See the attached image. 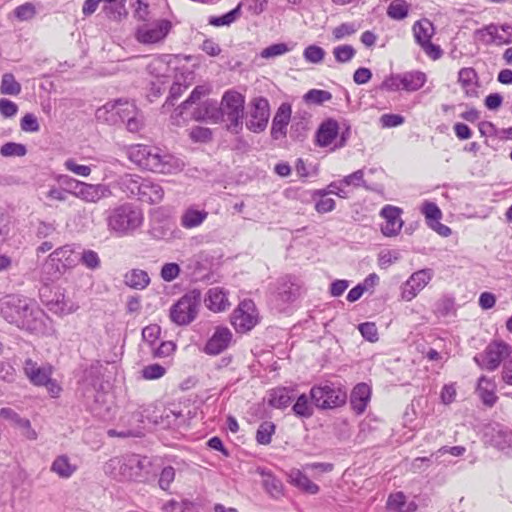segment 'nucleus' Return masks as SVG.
<instances>
[{
	"mask_svg": "<svg viewBox=\"0 0 512 512\" xmlns=\"http://www.w3.org/2000/svg\"><path fill=\"white\" fill-rule=\"evenodd\" d=\"M412 29L415 40L423 51L432 59H438L442 51L439 46L431 43V38L435 33L433 23L429 19L424 18L415 22Z\"/></svg>",
	"mask_w": 512,
	"mask_h": 512,
	"instance_id": "15",
	"label": "nucleus"
},
{
	"mask_svg": "<svg viewBox=\"0 0 512 512\" xmlns=\"http://www.w3.org/2000/svg\"><path fill=\"white\" fill-rule=\"evenodd\" d=\"M128 159L140 168L154 173L168 174L172 171L170 155H162L156 147L142 144L131 145L127 150Z\"/></svg>",
	"mask_w": 512,
	"mask_h": 512,
	"instance_id": "3",
	"label": "nucleus"
},
{
	"mask_svg": "<svg viewBox=\"0 0 512 512\" xmlns=\"http://www.w3.org/2000/svg\"><path fill=\"white\" fill-rule=\"evenodd\" d=\"M51 471L61 478H69L76 471V466L70 463L68 456L60 455L52 462Z\"/></svg>",
	"mask_w": 512,
	"mask_h": 512,
	"instance_id": "36",
	"label": "nucleus"
},
{
	"mask_svg": "<svg viewBox=\"0 0 512 512\" xmlns=\"http://www.w3.org/2000/svg\"><path fill=\"white\" fill-rule=\"evenodd\" d=\"M291 482L297 488L312 495L317 494L320 490L317 484L312 482L308 476L299 470L291 476Z\"/></svg>",
	"mask_w": 512,
	"mask_h": 512,
	"instance_id": "38",
	"label": "nucleus"
},
{
	"mask_svg": "<svg viewBox=\"0 0 512 512\" xmlns=\"http://www.w3.org/2000/svg\"><path fill=\"white\" fill-rule=\"evenodd\" d=\"M0 91L2 94L18 95L21 92V85L11 73L2 76Z\"/></svg>",
	"mask_w": 512,
	"mask_h": 512,
	"instance_id": "44",
	"label": "nucleus"
},
{
	"mask_svg": "<svg viewBox=\"0 0 512 512\" xmlns=\"http://www.w3.org/2000/svg\"><path fill=\"white\" fill-rule=\"evenodd\" d=\"M171 28V22L166 19L143 23L137 27L135 37L142 44H155L161 42L168 35Z\"/></svg>",
	"mask_w": 512,
	"mask_h": 512,
	"instance_id": "16",
	"label": "nucleus"
},
{
	"mask_svg": "<svg viewBox=\"0 0 512 512\" xmlns=\"http://www.w3.org/2000/svg\"><path fill=\"white\" fill-rule=\"evenodd\" d=\"M483 440L501 451H512V430L498 422H490L483 426Z\"/></svg>",
	"mask_w": 512,
	"mask_h": 512,
	"instance_id": "14",
	"label": "nucleus"
},
{
	"mask_svg": "<svg viewBox=\"0 0 512 512\" xmlns=\"http://www.w3.org/2000/svg\"><path fill=\"white\" fill-rule=\"evenodd\" d=\"M13 14L19 21H29L36 15V7L31 2H26L22 5L17 6Z\"/></svg>",
	"mask_w": 512,
	"mask_h": 512,
	"instance_id": "50",
	"label": "nucleus"
},
{
	"mask_svg": "<svg viewBox=\"0 0 512 512\" xmlns=\"http://www.w3.org/2000/svg\"><path fill=\"white\" fill-rule=\"evenodd\" d=\"M189 138L194 143H209L213 139V132L208 127L194 126L189 131Z\"/></svg>",
	"mask_w": 512,
	"mask_h": 512,
	"instance_id": "46",
	"label": "nucleus"
},
{
	"mask_svg": "<svg viewBox=\"0 0 512 512\" xmlns=\"http://www.w3.org/2000/svg\"><path fill=\"white\" fill-rule=\"evenodd\" d=\"M511 346L502 340L490 342L482 353L474 356V362L488 371H495L501 362L510 355Z\"/></svg>",
	"mask_w": 512,
	"mask_h": 512,
	"instance_id": "11",
	"label": "nucleus"
},
{
	"mask_svg": "<svg viewBox=\"0 0 512 512\" xmlns=\"http://www.w3.org/2000/svg\"><path fill=\"white\" fill-rule=\"evenodd\" d=\"M149 465L148 458L140 455H131L124 459L115 457L105 464V472L114 478L120 476L130 481L145 482L148 479L149 472L146 469Z\"/></svg>",
	"mask_w": 512,
	"mask_h": 512,
	"instance_id": "5",
	"label": "nucleus"
},
{
	"mask_svg": "<svg viewBox=\"0 0 512 512\" xmlns=\"http://www.w3.org/2000/svg\"><path fill=\"white\" fill-rule=\"evenodd\" d=\"M138 114V109L134 103H130L126 98H122V104L119 105L115 111V118L119 117L122 122L127 120V115ZM117 121V119H115Z\"/></svg>",
	"mask_w": 512,
	"mask_h": 512,
	"instance_id": "62",
	"label": "nucleus"
},
{
	"mask_svg": "<svg viewBox=\"0 0 512 512\" xmlns=\"http://www.w3.org/2000/svg\"><path fill=\"white\" fill-rule=\"evenodd\" d=\"M276 431V425L271 421H263L256 431V442L259 445H269L272 441V436Z\"/></svg>",
	"mask_w": 512,
	"mask_h": 512,
	"instance_id": "40",
	"label": "nucleus"
},
{
	"mask_svg": "<svg viewBox=\"0 0 512 512\" xmlns=\"http://www.w3.org/2000/svg\"><path fill=\"white\" fill-rule=\"evenodd\" d=\"M202 301L200 289L194 288L184 293L169 310L171 322L177 326H187L198 316Z\"/></svg>",
	"mask_w": 512,
	"mask_h": 512,
	"instance_id": "8",
	"label": "nucleus"
},
{
	"mask_svg": "<svg viewBox=\"0 0 512 512\" xmlns=\"http://www.w3.org/2000/svg\"><path fill=\"white\" fill-rule=\"evenodd\" d=\"M145 180L140 176L127 174L122 178V186L127 193L139 199Z\"/></svg>",
	"mask_w": 512,
	"mask_h": 512,
	"instance_id": "39",
	"label": "nucleus"
},
{
	"mask_svg": "<svg viewBox=\"0 0 512 512\" xmlns=\"http://www.w3.org/2000/svg\"><path fill=\"white\" fill-rule=\"evenodd\" d=\"M371 398V388L368 384L358 383L351 391L350 406L351 409L360 415L364 413Z\"/></svg>",
	"mask_w": 512,
	"mask_h": 512,
	"instance_id": "27",
	"label": "nucleus"
},
{
	"mask_svg": "<svg viewBox=\"0 0 512 512\" xmlns=\"http://www.w3.org/2000/svg\"><path fill=\"white\" fill-rule=\"evenodd\" d=\"M23 370L30 383L37 387H43L52 377L53 373L51 365L38 366V364L30 358L25 360Z\"/></svg>",
	"mask_w": 512,
	"mask_h": 512,
	"instance_id": "23",
	"label": "nucleus"
},
{
	"mask_svg": "<svg viewBox=\"0 0 512 512\" xmlns=\"http://www.w3.org/2000/svg\"><path fill=\"white\" fill-rule=\"evenodd\" d=\"M422 213L425 215L429 227L442 218V212L434 202L426 201L423 204Z\"/></svg>",
	"mask_w": 512,
	"mask_h": 512,
	"instance_id": "49",
	"label": "nucleus"
},
{
	"mask_svg": "<svg viewBox=\"0 0 512 512\" xmlns=\"http://www.w3.org/2000/svg\"><path fill=\"white\" fill-rule=\"evenodd\" d=\"M148 273L142 269H131L124 275V283L135 290H143L150 284Z\"/></svg>",
	"mask_w": 512,
	"mask_h": 512,
	"instance_id": "34",
	"label": "nucleus"
},
{
	"mask_svg": "<svg viewBox=\"0 0 512 512\" xmlns=\"http://www.w3.org/2000/svg\"><path fill=\"white\" fill-rule=\"evenodd\" d=\"M181 272V268L179 264L175 262H169L165 263L161 267L160 276L165 282H172L174 281Z\"/></svg>",
	"mask_w": 512,
	"mask_h": 512,
	"instance_id": "55",
	"label": "nucleus"
},
{
	"mask_svg": "<svg viewBox=\"0 0 512 512\" xmlns=\"http://www.w3.org/2000/svg\"><path fill=\"white\" fill-rule=\"evenodd\" d=\"M359 27L360 25L356 23H342L333 29L332 34L335 40H341L354 34Z\"/></svg>",
	"mask_w": 512,
	"mask_h": 512,
	"instance_id": "61",
	"label": "nucleus"
},
{
	"mask_svg": "<svg viewBox=\"0 0 512 512\" xmlns=\"http://www.w3.org/2000/svg\"><path fill=\"white\" fill-rule=\"evenodd\" d=\"M291 118V105L289 103H282L278 108L272 120L271 138L278 140L285 137L287 133V125Z\"/></svg>",
	"mask_w": 512,
	"mask_h": 512,
	"instance_id": "24",
	"label": "nucleus"
},
{
	"mask_svg": "<svg viewBox=\"0 0 512 512\" xmlns=\"http://www.w3.org/2000/svg\"><path fill=\"white\" fill-rule=\"evenodd\" d=\"M325 56V51L323 48L317 45H309L304 49L303 57L304 59L312 64H319L323 61Z\"/></svg>",
	"mask_w": 512,
	"mask_h": 512,
	"instance_id": "51",
	"label": "nucleus"
},
{
	"mask_svg": "<svg viewBox=\"0 0 512 512\" xmlns=\"http://www.w3.org/2000/svg\"><path fill=\"white\" fill-rule=\"evenodd\" d=\"M426 75L420 71H410L402 74H392L381 84V88L387 92H415L426 83Z\"/></svg>",
	"mask_w": 512,
	"mask_h": 512,
	"instance_id": "12",
	"label": "nucleus"
},
{
	"mask_svg": "<svg viewBox=\"0 0 512 512\" xmlns=\"http://www.w3.org/2000/svg\"><path fill=\"white\" fill-rule=\"evenodd\" d=\"M161 332V327L157 324H150L143 328L142 330V338L148 344V346L153 348L155 346Z\"/></svg>",
	"mask_w": 512,
	"mask_h": 512,
	"instance_id": "53",
	"label": "nucleus"
},
{
	"mask_svg": "<svg viewBox=\"0 0 512 512\" xmlns=\"http://www.w3.org/2000/svg\"><path fill=\"white\" fill-rule=\"evenodd\" d=\"M258 322L259 314L255 303L251 299L241 301L231 316V324L237 333L251 331Z\"/></svg>",
	"mask_w": 512,
	"mask_h": 512,
	"instance_id": "13",
	"label": "nucleus"
},
{
	"mask_svg": "<svg viewBox=\"0 0 512 512\" xmlns=\"http://www.w3.org/2000/svg\"><path fill=\"white\" fill-rule=\"evenodd\" d=\"M168 56H158L151 60L147 66V70L151 75L155 76V81L151 82V90L156 94H163L166 92V84H169V63L167 61Z\"/></svg>",
	"mask_w": 512,
	"mask_h": 512,
	"instance_id": "19",
	"label": "nucleus"
},
{
	"mask_svg": "<svg viewBox=\"0 0 512 512\" xmlns=\"http://www.w3.org/2000/svg\"><path fill=\"white\" fill-rule=\"evenodd\" d=\"M122 104V98H116L114 101H109L102 107L96 110L95 116L98 120L115 124V111L119 105Z\"/></svg>",
	"mask_w": 512,
	"mask_h": 512,
	"instance_id": "37",
	"label": "nucleus"
},
{
	"mask_svg": "<svg viewBox=\"0 0 512 512\" xmlns=\"http://www.w3.org/2000/svg\"><path fill=\"white\" fill-rule=\"evenodd\" d=\"M78 264V254L73 244L56 248L45 260L42 271L47 280H59L68 270Z\"/></svg>",
	"mask_w": 512,
	"mask_h": 512,
	"instance_id": "6",
	"label": "nucleus"
},
{
	"mask_svg": "<svg viewBox=\"0 0 512 512\" xmlns=\"http://www.w3.org/2000/svg\"><path fill=\"white\" fill-rule=\"evenodd\" d=\"M355 49L351 45H340L334 48L333 54L337 62H349L355 56Z\"/></svg>",
	"mask_w": 512,
	"mask_h": 512,
	"instance_id": "58",
	"label": "nucleus"
},
{
	"mask_svg": "<svg viewBox=\"0 0 512 512\" xmlns=\"http://www.w3.org/2000/svg\"><path fill=\"white\" fill-rule=\"evenodd\" d=\"M0 316L29 334L46 336L53 331L51 318L35 300L23 295L7 294L0 298Z\"/></svg>",
	"mask_w": 512,
	"mask_h": 512,
	"instance_id": "1",
	"label": "nucleus"
},
{
	"mask_svg": "<svg viewBox=\"0 0 512 512\" xmlns=\"http://www.w3.org/2000/svg\"><path fill=\"white\" fill-rule=\"evenodd\" d=\"M0 417L2 419L11 421L15 426L22 430V434L30 439L35 440L37 438V433L31 427V423L29 419L22 418L15 410L9 407H3L0 409Z\"/></svg>",
	"mask_w": 512,
	"mask_h": 512,
	"instance_id": "30",
	"label": "nucleus"
},
{
	"mask_svg": "<svg viewBox=\"0 0 512 512\" xmlns=\"http://www.w3.org/2000/svg\"><path fill=\"white\" fill-rule=\"evenodd\" d=\"M362 337L369 342H377L379 339L378 329L374 322H363L358 325Z\"/></svg>",
	"mask_w": 512,
	"mask_h": 512,
	"instance_id": "52",
	"label": "nucleus"
},
{
	"mask_svg": "<svg viewBox=\"0 0 512 512\" xmlns=\"http://www.w3.org/2000/svg\"><path fill=\"white\" fill-rule=\"evenodd\" d=\"M263 486L267 493H269L275 499H278L283 495L282 481L271 473H267L265 475Z\"/></svg>",
	"mask_w": 512,
	"mask_h": 512,
	"instance_id": "42",
	"label": "nucleus"
},
{
	"mask_svg": "<svg viewBox=\"0 0 512 512\" xmlns=\"http://www.w3.org/2000/svg\"><path fill=\"white\" fill-rule=\"evenodd\" d=\"M339 135V124L336 120L329 118L323 121L315 134V144L319 147H327Z\"/></svg>",
	"mask_w": 512,
	"mask_h": 512,
	"instance_id": "26",
	"label": "nucleus"
},
{
	"mask_svg": "<svg viewBox=\"0 0 512 512\" xmlns=\"http://www.w3.org/2000/svg\"><path fill=\"white\" fill-rule=\"evenodd\" d=\"M207 217V212L196 209H188L183 214L181 223L185 228H193L200 225Z\"/></svg>",
	"mask_w": 512,
	"mask_h": 512,
	"instance_id": "41",
	"label": "nucleus"
},
{
	"mask_svg": "<svg viewBox=\"0 0 512 512\" xmlns=\"http://www.w3.org/2000/svg\"><path fill=\"white\" fill-rule=\"evenodd\" d=\"M204 304L212 312H223L230 305L228 293L221 287H212L205 294Z\"/></svg>",
	"mask_w": 512,
	"mask_h": 512,
	"instance_id": "25",
	"label": "nucleus"
},
{
	"mask_svg": "<svg viewBox=\"0 0 512 512\" xmlns=\"http://www.w3.org/2000/svg\"><path fill=\"white\" fill-rule=\"evenodd\" d=\"M239 9H240V6L236 7L235 9L229 11L228 13H226L222 16L210 17L209 24L216 26V27L230 25L231 23H233L236 20L237 15L239 13Z\"/></svg>",
	"mask_w": 512,
	"mask_h": 512,
	"instance_id": "56",
	"label": "nucleus"
},
{
	"mask_svg": "<svg viewBox=\"0 0 512 512\" xmlns=\"http://www.w3.org/2000/svg\"><path fill=\"white\" fill-rule=\"evenodd\" d=\"M310 398L319 409H333L346 403L347 391L339 383L326 381L311 388Z\"/></svg>",
	"mask_w": 512,
	"mask_h": 512,
	"instance_id": "9",
	"label": "nucleus"
},
{
	"mask_svg": "<svg viewBox=\"0 0 512 512\" xmlns=\"http://www.w3.org/2000/svg\"><path fill=\"white\" fill-rule=\"evenodd\" d=\"M345 185L342 183V180L340 181H333L331 182L326 189L316 190L313 194V199L317 196H326L328 194H335L340 198H347L348 192L342 188V186Z\"/></svg>",
	"mask_w": 512,
	"mask_h": 512,
	"instance_id": "48",
	"label": "nucleus"
},
{
	"mask_svg": "<svg viewBox=\"0 0 512 512\" xmlns=\"http://www.w3.org/2000/svg\"><path fill=\"white\" fill-rule=\"evenodd\" d=\"M409 5L404 0H394L387 8V15L395 20H402L407 17Z\"/></svg>",
	"mask_w": 512,
	"mask_h": 512,
	"instance_id": "43",
	"label": "nucleus"
},
{
	"mask_svg": "<svg viewBox=\"0 0 512 512\" xmlns=\"http://www.w3.org/2000/svg\"><path fill=\"white\" fill-rule=\"evenodd\" d=\"M270 108L267 98H254L247 114L246 127L254 133L263 132L268 124Z\"/></svg>",
	"mask_w": 512,
	"mask_h": 512,
	"instance_id": "17",
	"label": "nucleus"
},
{
	"mask_svg": "<svg viewBox=\"0 0 512 512\" xmlns=\"http://www.w3.org/2000/svg\"><path fill=\"white\" fill-rule=\"evenodd\" d=\"M201 98H186L185 101L177 105L178 98H167L161 107L162 113H169L170 122L174 126H184L190 121H197L198 118V100Z\"/></svg>",
	"mask_w": 512,
	"mask_h": 512,
	"instance_id": "10",
	"label": "nucleus"
},
{
	"mask_svg": "<svg viewBox=\"0 0 512 512\" xmlns=\"http://www.w3.org/2000/svg\"><path fill=\"white\" fill-rule=\"evenodd\" d=\"M402 209L392 205H385L381 211L380 216L385 219L381 225V232L386 237H393L399 234L403 221L401 219Z\"/></svg>",
	"mask_w": 512,
	"mask_h": 512,
	"instance_id": "21",
	"label": "nucleus"
},
{
	"mask_svg": "<svg viewBox=\"0 0 512 512\" xmlns=\"http://www.w3.org/2000/svg\"><path fill=\"white\" fill-rule=\"evenodd\" d=\"M364 173L362 169H359L350 175L345 176L342 179V183L345 185H353L355 187H364L367 190H372L371 187H369L366 183V181L363 179Z\"/></svg>",
	"mask_w": 512,
	"mask_h": 512,
	"instance_id": "63",
	"label": "nucleus"
},
{
	"mask_svg": "<svg viewBox=\"0 0 512 512\" xmlns=\"http://www.w3.org/2000/svg\"><path fill=\"white\" fill-rule=\"evenodd\" d=\"M232 332L229 328L218 326L212 336L207 340L203 352L207 355H218L226 350L232 341Z\"/></svg>",
	"mask_w": 512,
	"mask_h": 512,
	"instance_id": "22",
	"label": "nucleus"
},
{
	"mask_svg": "<svg viewBox=\"0 0 512 512\" xmlns=\"http://www.w3.org/2000/svg\"><path fill=\"white\" fill-rule=\"evenodd\" d=\"M290 48L286 43H275L272 44L265 49H263L260 53V56L265 59L274 58L277 56L284 55L289 52Z\"/></svg>",
	"mask_w": 512,
	"mask_h": 512,
	"instance_id": "54",
	"label": "nucleus"
},
{
	"mask_svg": "<svg viewBox=\"0 0 512 512\" xmlns=\"http://www.w3.org/2000/svg\"><path fill=\"white\" fill-rule=\"evenodd\" d=\"M495 389L496 385L492 379L484 375L478 379L477 393L485 406L493 407L497 402L498 397L495 394Z\"/></svg>",
	"mask_w": 512,
	"mask_h": 512,
	"instance_id": "32",
	"label": "nucleus"
},
{
	"mask_svg": "<svg viewBox=\"0 0 512 512\" xmlns=\"http://www.w3.org/2000/svg\"><path fill=\"white\" fill-rule=\"evenodd\" d=\"M458 81L467 96H474L482 93V91H480L481 86L478 82L477 73L473 68H462L458 73Z\"/></svg>",
	"mask_w": 512,
	"mask_h": 512,
	"instance_id": "31",
	"label": "nucleus"
},
{
	"mask_svg": "<svg viewBox=\"0 0 512 512\" xmlns=\"http://www.w3.org/2000/svg\"><path fill=\"white\" fill-rule=\"evenodd\" d=\"M141 189L142 191L138 200L143 203L157 204L160 203L164 197V190L161 185L150 180L146 179Z\"/></svg>",
	"mask_w": 512,
	"mask_h": 512,
	"instance_id": "33",
	"label": "nucleus"
},
{
	"mask_svg": "<svg viewBox=\"0 0 512 512\" xmlns=\"http://www.w3.org/2000/svg\"><path fill=\"white\" fill-rule=\"evenodd\" d=\"M175 474V469L172 466L168 465L163 467L158 479L159 487L162 490L167 491L175 479Z\"/></svg>",
	"mask_w": 512,
	"mask_h": 512,
	"instance_id": "60",
	"label": "nucleus"
},
{
	"mask_svg": "<svg viewBox=\"0 0 512 512\" xmlns=\"http://www.w3.org/2000/svg\"><path fill=\"white\" fill-rule=\"evenodd\" d=\"M112 195L110 187L106 184H88L83 183L81 190L77 192V197L86 202H97L103 198Z\"/></svg>",
	"mask_w": 512,
	"mask_h": 512,
	"instance_id": "29",
	"label": "nucleus"
},
{
	"mask_svg": "<svg viewBox=\"0 0 512 512\" xmlns=\"http://www.w3.org/2000/svg\"><path fill=\"white\" fill-rule=\"evenodd\" d=\"M79 262L91 270L98 269L101 265V260L98 253L90 249L83 250L80 257L78 256V263Z\"/></svg>",
	"mask_w": 512,
	"mask_h": 512,
	"instance_id": "47",
	"label": "nucleus"
},
{
	"mask_svg": "<svg viewBox=\"0 0 512 512\" xmlns=\"http://www.w3.org/2000/svg\"><path fill=\"white\" fill-rule=\"evenodd\" d=\"M165 373V367L158 363L147 365L142 369V377L146 380L159 379L163 377Z\"/></svg>",
	"mask_w": 512,
	"mask_h": 512,
	"instance_id": "59",
	"label": "nucleus"
},
{
	"mask_svg": "<svg viewBox=\"0 0 512 512\" xmlns=\"http://www.w3.org/2000/svg\"><path fill=\"white\" fill-rule=\"evenodd\" d=\"M434 272L431 268L420 269L411 274V276L401 286V297L405 301L414 299L432 280Z\"/></svg>",
	"mask_w": 512,
	"mask_h": 512,
	"instance_id": "18",
	"label": "nucleus"
},
{
	"mask_svg": "<svg viewBox=\"0 0 512 512\" xmlns=\"http://www.w3.org/2000/svg\"><path fill=\"white\" fill-rule=\"evenodd\" d=\"M244 105L245 98H221L220 103L213 99L198 102L197 122H226L228 131L239 134L243 129Z\"/></svg>",
	"mask_w": 512,
	"mask_h": 512,
	"instance_id": "2",
	"label": "nucleus"
},
{
	"mask_svg": "<svg viewBox=\"0 0 512 512\" xmlns=\"http://www.w3.org/2000/svg\"><path fill=\"white\" fill-rule=\"evenodd\" d=\"M475 34L478 40L485 44L496 43L500 45L512 43V26L509 24L501 26L490 24L482 29H478Z\"/></svg>",
	"mask_w": 512,
	"mask_h": 512,
	"instance_id": "20",
	"label": "nucleus"
},
{
	"mask_svg": "<svg viewBox=\"0 0 512 512\" xmlns=\"http://www.w3.org/2000/svg\"><path fill=\"white\" fill-rule=\"evenodd\" d=\"M301 292V280L291 274L284 275L277 279L269 304L276 312H285L300 297Z\"/></svg>",
	"mask_w": 512,
	"mask_h": 512,
	"instance_id": "7",
	"label": "nucleus"
},
{
	"mask_svg": "<svg viewBox=\"0 0 512 512\" xmlns=\"http://www.w3.org/2000/svg\"><path fill=\"white\" fill-rule=\"evenodd\" d=\"M292 412L296 417L301 419H308L313 416V404L310 403L309 397L305 393L300 394L296 398L292 406Z\"/></svg>",
	"mask_w": 512,
	"mask_h": 512,
	"instance_id": "35",
	"label": "nucleus"
},
{
	"mask_svg": "<svg viewBox=\"0 0 512 512\" xmlns=\"http://www.w3.org/2000/svg\"><path fill=\"white\" fill-rule=\"evenodd\" d=\"M108 229L119 237L131 235L143 223L141 209L132 203L121 204L108 212Z\"/></svg>",
	"mask_w": 512,
	"mask_h": 512,
	"instance_id": "4",
	"label": "nucleus"
},
{
	"mask_svg": "<svg viewBox=\"0 0 512 512\" xmlns=\"http://www.w3.org/2000/svg\"><path fill=\"white\" fill-rule=\"evenodd\" d=\"M104 11L109 18L114 20L120 19L123 15H126L124 1L116 2V0H114L107 3V5L104 6Z\"/></svg>",
	"mask_w": 512,
	"mask_h": 512,
	"instance_id": "57",
	"label": "nucleus"
},
{
	"mask_svg": "<svg viewBox=\"0 0 512 512\" xmlns=\"http://www.w3.org/2000/svg\"><path fill=\"white\" fill-rule=\"evenodd\" d=\"M295 390L290 387L279 386L268 391V404L272 408L285 409L295 399Z\"/></svg>",
	"mask_w": 512,
	"mask_h": 512,
	"instance_id": "28",
	"label": "nucleus"
},
{
	"mask_svg": "<svg viewBox=\"0 0 512 512\" xmlns=\"http://www.w3.org/2000/svg\"><path fill=\"white\" fill-rule=\"evenodd\" d=\"M56 232L55 222H46L40 220L37 224L35 235L39 239H45L50 237Z\"/></svg>",
	"mask_w": 512,
	"mask_h": 512,
	"instance_id": "64",
	"label": "nucleus"
},
{
	"mask_svg": "<svg viewBox=\"0 0 512 512\" xmlns=\"http://www.w3.org/2000/svg\"><path fill=\"white\" fill-rule=\"evenodd\" d=\"M3 157H23L27 154V147L22 143L7 142L0 148Z\"/></svg>",
	"mask_w": 512,
	"mask_h": 512,
	"instance_id": "45",
	"label": "nucleus"
}]
</instances>
